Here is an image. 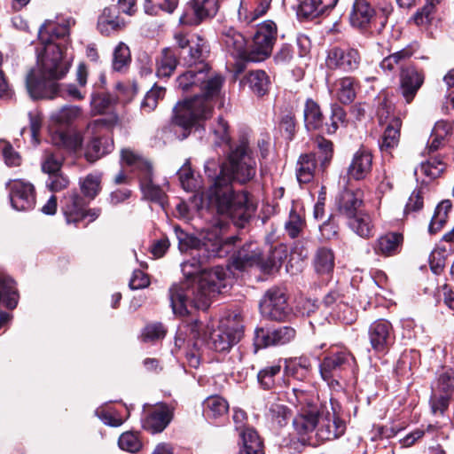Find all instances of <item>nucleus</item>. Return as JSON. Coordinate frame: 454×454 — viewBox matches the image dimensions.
<instances>
[{
    "instance_id": "4c0bfd02",
    "label": "nucleus",
    "mask_w": 454,
    "mask_h": 454,
    "mask_svg": "<svg viewBox=\"0 0 454 454\" xmlns=\"http://www.w3.org/2000/svg\"><path fill=\"white\" fill-rule=\"evenodd\" d=\"M317 169L316 156L313 153H306L300 156L297 162L296 176L301 184L309 183Z\"/></svg>"
},
{
    "instance_id": "c756f323",
    "label": "nucleus",
    "mask_w": 454,
    "mask_h": 454,
    "mask_svg": "<svg viewBox=\"0 0 454 454\" xmlns=\"http://www.w3.org/2000/svg\"><path fill=\"white\" fill-rule=\"evenodd\" d=\"M345 220L349 229L361 238L368 239L373 235L372 217L364 209L353 214Z\"/></svg>"
},
{
    "instance_id": "b1692460",
    "label": "nucleus",
    "mask_w": 454,
    "mask_h": 454,
    "mask_svg": "<svg viewBox=\"0 0 454 454\" xmlns=\"http://www.w3.org/2000/svg\"><path fill=\"white\" fill-rule=\"evenodd\" d=\"M221 40L231 54L247 61L248 50L246 49L247 41L242 34L233 27H224Z\"/></svg>"
},
{
    "instance_id": "69168bd1",
    "label": "nucleus",
    "mask_w": 454,
    "mask_h": 454,
    "mask_svg": "<svg viewBox=\"0 0 454 454\" xmlns=\"http://www.w3.org/2000/svg\"><path fill=\"white\" fill-rule=\"evenodd\" d=\"M166 329L161 323H153L147 325L142 333L144 341H155L161 340L166 335Z\"/></svg>"
},
{
    "instance_id": "37998d69",
    "label": "nucleus",
    "mask_w": 454,
    "mask_h": 454,
    "mask_svg": "<svg viewBox=\"0 0 454 454\" xmlns=\"http://www.w3.org/2000/svg\"><path fill=\"white\" fill-rule=\"evenodd\" d=\"M229 404L220 395L208 396L203 403V412L207 418H219L227 413Z\"/></svg>"
},
{
    "instance_id": "052dcab7",
    "label": "nucleus",
    "mask_w": 454,
    "mask_h": 454,
    "mask_svg": "<svg viewBox=\"0 0 454 454\" xmlns=\"http://www.w3.org/2000/svg\"><path fill=\"white\" fill-rule=\"evenodd\" d=\"M118 445L121 450L131 453L137 452L142 447L140 439L133 432L121 434L119 437Z\"/></svg>"
},
{
    "instance_id": "f257e3e1",
    "label": "nucleus",
    "mask_w": 454,
    "mask_h": 454,
    "mask_svg": "<svg viewBox=\"0 0 454 454\" xmlns=\"http://www.w3.org/2000/svg\"><path fill=\"white\" fill-rule=\"evenodd\" d=\"M175 232L179 249L193 251L192 259L181 264L186 280L169 288L170 305L174 314L184 317L192 309H207L211 299L225 286L226 270L223 267L203 269L202 265L207 259L226 255L236 238L231 237L223 241L217 227L203 231L200 238L189 235L179 227H175Z\"/></svg>"
},
{
    "instance_id": "a18cd8bd",
    "label": "nucleus",
    "mask_w": 454,
    "mask_h": 454,
    "mask_svg": "<svg viewBox=\"0 0 454 454\" xmlns=\"http://www.w3.org/2000/svg\"><path fill=\"white\" fill-rule=\"evenodd\" d=\"M82 115V109L76 106H65L51 115L52 122L60 126H67Z\"/></svg>"
},
{
    "instance_id": "4d7b16f0",
    "label": "nucleus",
    "mask_w": 454,
    "mask_h": 454,
    "mask_svg": "<svg viewBox=\"0 0 454 454\" xmlns=\"http://www.w3.org/2000/svg\"><path fill=\"white\" fill-rule=\"evenodd\" d=\"M318 149V160L320 167L324 170L333 158V143L323 137H318L316 140Z\"/></svg>"
},
{
    "instance_id": "09e8293b",
    "label": "nucleus",
    "mask_w": 454,
    "mask_h": 454,
    "mask_svg": "<svg viewBox=\"0 0 454 454\" xmlns=\"http://www.w3.org/2000/svg\"><path fill=\"white\" fill-rule=\"evenodd\" d=\"M79 184L84 197L92 200L101 191V176L97 174H89L84 178H80Z\"/></svg>"
},
{
    "instance_id": "39448f33",
    "label": "nucleus",
    "mask_w": 454,
    "mask_h": 454,
    "mask_svg": "<svg viewBox=\"0 0 454 454\" xmlns=\"http://www.w3.org/2000/svg\"><path fill=\"white\" fill-rule=\"evenodd\" d=\"M289 402L296 406L297 415L293 420L295 432L304 437L316 430L322 404L313 394L301 389L294 388Z\"/></svg>"
},
{
    "instance_id": "3c124183",
    "label": "nucleus",
    "mask_w": 454,
    "mask_h": 454,
    "mask_svg": "<svg viewBox=\"0 0 454 454\" xmlns=\"http://www.w3.org/2000/svg\"><path fill=\"white\" fill-rule=\"evenodd\" d=\"M131 61L130 51L127 44L121 42L114 50L113 68L114 71H124Z\"/></svg>"
},
{
    "instance_id": "412c9836",
    "label": "nucleus",
    "mask_w": 454,
    "mask_h": 454,
    "mask_svg": "<svg viewBox=\"0 0 454 454\" xmlns=\"http://www.w3.org/2000/svg\"><path fill=\"white\" fill-rule=\"evenodd\" d=\"M363 192L359 189H344L336 197L335 204L339 214L347 219L363 209Z\"/></svg>"
},
{
    "instance_id": "680f3d73",
    "label": "nucleus",
    "mask_w": 454,
    "mask_h": 454,
    "mask_svg": "<svg viewBox=\"0 0 454 454\" xmlns=\"http://www.w3.org/2000/svg\"><path fill=\"white\" fill-rule=\"evenodd\" d=\"M332 114H331V123H326V133L329 135L334 134L339 129L340 124H344L346 121V112L344 109L337 105H332Z\"/></svg>"
},
{
    "instance_id": "49530a36",
    "label": "nucleus",
    "mask_w": 454,
    "mask_h": 454,
    "mask_svg": "<svg viewBox=\"0 0 454 454\" xmlns=\"http://www.w3.org/2000/svg\"><path fill=\"white\" fill-rule=\"evenodd\" d=\"M51 141L58 147H64L72 151L81 148L82 143L78 134H70L62 130L55 131L51 135Z\"/></svg>"
},
{
    "instance_id": "bf43d9fd",
    "label": "nucleus",
    "mask_w": 454,
    "mask_h": 454,
    "mask_svg": "<svg viewBox=\"0 0 454 454\" xmlns=\"http://www.w3.org/2000/svg\"><path fill=\"white\" fill-rule=\"evenodd\" d=\"M63 158L54 153L45 152L42 161V169L49 176L60 172Z\"/></svg>"
},
{
    "instance_id": "79ce46f5",
    "label": "nucleus",
    "mask_w": 454,
    "mask_h": 454,
    "mask_svg": "<svg viewBox=\"0 0 454 454\" xmlns=\"http://www.w3.org/2000/svg\"><path fill=\"white\" fill-rule=\"evenodd\" d=\"M242 82L247 84L249 89L256 95L263 96L268 91L270 79L264 71L254 70L249 72Z\"/></svg>"
},
{
    "instance_id": "4468645a",
    "label": "nucleus",
    "mask_w": 454,
    "mask_h": 454,
    "mask_svg": "<svg viewBox=\"0 0 454 454\" xmlns=\"http://www.w3.org/2000/svg\"><path fill=\"white\" fill-rule=\"evenodd\" d=\"M217 10V0H191L179 18V24L187 27L198 26L206 19L214 17Z\"/></svg>"
},
{
    "instance_id": "72a5a7b5",
    "label": "nucleus",
    "mask_w": 454,
    "mask_h": 454,
    "mask_svg": "<svg viewBox=\"0 0 454 454\" xmlns=\"http://www.w3.org/2000/svg\"><path fill=\"white\" fill-rule=\"evenodd\" d=\"M239 437L241 440L239 454H264L262 441L254 429L242 430Z\"/></svg>"
},
{
    "instance_id": "7c9ffc66",
    "label": "nucleus",
    "mask_w": 454,
    "mask_h": 454,
    "mask_svg": "<svg viewBox=\"0 0 454 454\" xmlns=\"http://www.w3.org/2000/svg\"><path fill=\"white\" fill-rule=\"evenodd\" d=\"M69 35L68 24H56L46 20L38 30V37L44 46L48 43H55L54 39L64 38Z\"/></svg>"
},
{
    "instance_id": "2eb2a0df",
    "label": "nucleus",
    "mask_w": 454,
    "mask_h": 454,
    "mask_svg": "<svg viewBox=\"0 0 454 454\" xmlns=\"http://www.w3.org/2000/svg\"><path fill=\"white\" fill-rule=\"evenodd\" d=\"M368 337L372 349L379 353L387 352L395 340L393 325L386 319L372 322L368 328Z\"/></svg>"
},
{
    "instance_id": "393cba45",
    "label": "nucleus",
    "mask_w": 454,
    "mask_h": 454,
    "mask_svg": "<svg viewBox=\"0 0 454 454\" xmlns=\"http://www.w3.org/2000/svg\"><path fill=\"white\" fill-rule=\"evenodd\" d=\"M372 156L365 148L359 149L353 156L348 173L356 180L364 179L372 171Z\"/></svg>"
},
{
    "instance_id": "423d86ee",
    "label": "nucleus",
    "mask_w": 454,
    "mask_h": 454,
    "mask_svg": "<svg viewBox=\"0 0 454 454\" xmlns=\"http://www.w3.org/2000/svg\"><path fill=\"white\" fill-rule=\"evenodd\" d=\"M279 249H274L271 254L264 260L262 251L256 242L245 244L231 257L232 266L239 270L257 265L265 273H272L281 266L282 256Z\"/></svg>"
},
{
    "instance_id": "f704fd0d",
    "label": "nucleus",
    "mask_w": 454,
    "mask_h": 454,
    "mask_svg": "<svg viewBox=\"0 0 454 454\" xmlns=\"http://www.w3.org/2000/svg\"><path fill=\"white\" fill-rule=\"evenodd\" d=\"M18 297L14 280L0 271V304L14 309L18 304Z\"/></svg>"
},
{
    "instance_id": "ea45409f",
    "label": "nucleus",
    "mask_w": 454,
    "mask_h": 454,
    "mask_svg": "<svg viewBox=\"0 0 454 454\" xmlns=\"http://www.w3.org/2000/svg\"><path fill=\"white\" fill-rule=\"evenodd\" d=\"M257 380L258 383L263 389L270 390L275 388L280 384L282 380L281 365L279 364H276L264 367L258 372Z\"/></svg>"
},
{
    "instance_id": "6e6d98bb",
    "label": "nucleus",
    "mask_w": 454,
    "mask_h": 454,
    "mask_svg": "<svg viewBox=\"0 0 454 454\" xmlns=\"http://www.w3.org/2000/svg\"><path fill=\"white\" fill-rule=\"evenodd\" d=\"M166 90L164 87L153 86L145 96L141 107L144 111L150 113L154 110L158 105V101L163 98Z\"/></svg>"
},
{
    "instance_id": "dca6fc26",
    "label": "nucleus",
    "mask_w": 454,
    "mask_h": 454,
    "mask_svg": "<svg viewBox=\"0 0 454 454\" xmlns=\"http://www.w3.org/2000/svg\"><path fill=\"white\" fill-rule=\"evenodd\" d=\"M12 207L17 211L34 208L35 194L34 185L23 180H12L7 184Z\"/></svg>"
},
{
    "instance_id": "338daca9",
    "label": "nucleus",
    "mask_w": 454,
    "mask_h": 454,
    "mask_svg": "<svg viewBox=\"0 0 454 454\" xmlns=\"http://www.w3.org/2000/svg\"><path fill=\"white\" fill-rule=\"evenodd\" d=\"M435 10L430 5H426L418 10L412 16L413 22L419 27H427L434 19Z\"/></svg>"
},
{
    "instance_id": "de8ad7c7",
    "label": "nucleus",
    "mask_w": 454,
    "mask_h": 454,
    "mask_svg": "<svg viewBox=\"0 0 454 454\" xmlns=\"http://www.w3.org/2000/svg\"><path fill=\"white\" fill-rule=\"evenodd\" d=\"M413 54L410 47H406L389 56L384 58L380 62V68L386 72H392L395 67H403V64L408 60Z\"/></svg>"
},
{
    "instance_id": "6e6552de",
    "label": "nucleus",
    "mask_w": 454,
    "mask_h": 454,
    "mask_svg": "<svg viewBox=\"0 0 454 454\" xmlns=\"http://www.w3.org/2000/svg\"><path fill=\"white\" fill-rule=\"evenodd\" d=\"M277 25L272 20L260 24L247 54V61L261 62L268 59L277 40Z\"/></svg>"
},
{
    "instance_id": "0e129e2a",
    "label": "nucleus",
    "mask_w": 454,
    "mask_h": 454,
    "mask_svg": "<svg viewBox=\"0 0 454 454\" xmlns=\"http://www.w3.org/2000/svg\"><path fill=\"white\" fill-rule=\"evenodd\" d=\"M333 314L346 325H350L356 319V311L344 300L337 304Z\"/></svg>"
},
{
    "instance_id": "a211bd4d",
    "label": "nucleus",
    "mask_w": 454,
    "mask_h": 454,
    "mask_svg": "<svg viewBox=\"0 0 454 454\" xmlns=\"http://www.w3.org/2000/svg\"><path fill=\"white\" fill-rule=\"evenodd\" d=\"M346 425L342 419L334 413L326 411L324 407L320 411V416L316 427V436L320 441H332L339 438L345 432Z\"/></svg>"
},
{
    "instance_id": "bb28decb",
    "label": "nucleus",
    "mask_w": 454,
    "mask_h": 454,
    "mask_svg": "<svg viewBox=\"0 0 454 454\" xmlns=\"http://www.w3.org/2000/svg\"><path fill=\"white\" fill-rule=\"evenodd\" d=\"M452 132L451 125L445 121H437L430 134L427 140L425 151L427 154H432L439 150L445 147L448 140V137Z\"/></svg>"
},
{
    "instance_id": "4be33fe9",
    "label": "nucleus",
    "mask_w": 454,
    "mask_h": 454,
    "mask_svg": "<svg viewBox=\"0 0 454 454\" xmlns=\"http://www.w3.org/2000/svg\"><path fill=\"white\" fill-rule=\"evenodd\" d=\"M26 86L30 97L34 99H51L59 95V84L52 81L44 79L37 80L35 73L31 71L26 80Z\"/></svg>"
},
{
    "instance_id": "0eeeda50",
    "label": "nucleus",
    "mask_w": 454,
    "mask_h": 454,
    "mask_svg": "<svg viewBox=\"0 0 454 454\" xmlns=\"http://www.w3.org/2000/svg\"><path fill=\"white\" fill-rule=\"evenodd\" d=\"M121 160L133 170L137 171L141 190L147 199L154 201H161L164 197L162 189L153 183V168L149 161L135 154L129 149L121 151Z\"/></svg>"
},
{
    "instance_id": "a878e982",
    "label": "nucleus",
    "mask_w": 454,
    "mask_h": 454,
    "mask_svg": "<svg viewBox=\"0 0 454 454\" xmlns=\"http://www.w3.org/2000/svg\"><path fill=\"white\" fill-rule=\"evenodd\" d=\"M375 10L367 0H355L349 14L352 27L364 29L375 16Z\"/></svg>"
},
{
    "instance_id": "c03bdc74",
    "label": "nucleus",
    "mask_w": 454,
    "mask_h": 454,
    "mask_svg": "<svg viewBox=\"0 0 454 454\" xmlns=\"http://www.w3.org/2000/svg\"><path fill=\"white\" fill-rule=\"evenodd\" d=\"M447 163L441 155L431 156L420 165V172L430 180L439 177L446 169Z\"/></svg>"
},
{
    "instance_id": "20e7f679",
    "label": "nucleus",
    "mask_w": 454,
    "mask_h": 454,
    "mask_svg": "<svg viewBox=\"0 0 454 454\" xmlns=\"http://www.w3.org/2000/svg\"><path fill=\"white\" fill-rule=\"evenodd\" d=\"M192 337L197 341L206 342L208 348L216 352L229 351L243 336L244 325L240 315L233 314L220 321L215 329L204 331L200 321L194 320L188 325Z\"/></svg>"
},
{
    "instance_id": "2f4dec72",
    "label": "nucleus",
    "mask_w": 454,
    "mask_h": 454,
    "mask_svg": "<svg viewBox=\"0 0 454 454\" xmlns=\"http://www.w3.org/2000/svg\"><path fill=\"white\" fill-rule=\"evenodd\" d=\"M178 59L171 48H164L156 59V75L160 78H168L176 68Z\"/></svg>"
},
{
    "instance_id": "13d9d810",
    "label": "nucleus",
    "mask_w": 454,
    "mask_h": 454,
    "mask_svg": "<svg viewBox=\"0 0 454 454\" xmlns=\"http://www.w3.org/2000/svg\"><path fill=\"white\" fill-rule=\"evenodd\" d=\"M305 226L303 217L295 210L292 209L289 214V218L285 224V229L287 234L294 239L300 235Z\"/></svg>"
},
{
    "instance_id": "1a4fd4ad",
    "label": "nucleus",
    "mask_w": 454,
    "mask_h": 454,
    "mask_svg": "<svg viewBox=\"0 0 454 454\" xmlns=\"http://www.w3.org/2000/svg\"><path fill=\"white\" fill-rule=\"evenodd\" d=\"M41 76L44 79L56 80L65 76L69 69V62L63 57V50L59 44L48 43L44 51L38 57Z\"/></svg>"
},
{
    "instance_id": "c85d7f7f",
    "label": "nucleus",
    "mask_w": 454,
    "mask_h": 454,
    "mask_svg": "<svg viewBox=\"0 0 454 454\" xmlns=\"http://www.w3.org/2000/svg\"><path fill=\"white\" fill-rule=\"evenodd\" d=\"M338 0H304L297 9L299 19H314L325 11L333 8Z\"/></svg>"
},
{
    "instance_id": "8fccbe9b",
    "label": "nucleus",
    "mask_w": 454,
    "mask_h": 454,
    "mask_svg": "<svg viewBox=\"0 0 454 454\" xmlns=\"http://www.w3.org/2000/svg\"><path fill=\"white\" fill-rule=\"evenodd\" d=\"M267 418L276 428L285 427L290 419V411L281 403H272L267 412Z\"/></svg>"
},
{
    "instance_id": "c9c22d12",
    "label": "nucleus",
    "mask_w": 454,
    "mask_h": 454,
    "mask_svg": "<svg viewBox=\"0 0 454 454\" xmlns=\"http://www.w3.org/2000/svg\"><path fill=\"white\" fill-rule=\"evenodd\" d=\"M303 117L308 130H317L323 128L324 115L319 105L311 98H308L305 102Z\"/></svg>"
},
{
    "instance_id": "a19ab883",
    "label": "nucleus",
    "mask_w": 454,
    "mask_h": 454,
    "mask_svg": "<svg viewBox=\"0 0 454 454\" xmlns=\"http://www.w3.org/2000/svg\"><path fill=\"white\" fill-rule=\"evenodd\" d=\"M334 86L336 97L340 103L350 104L355 99L356 82L354 77H341L335 82Z\"/></svg>"
},
{
    "instance_id": "58836bf2",
    "label": "nucleus",
    "mask_w": 454,
    "mask_h": 454,
    "mask_svg": "<svg viewBox=\"0 0 454 454\" xmlns=\"http://www.w3.org/2000/svg\"><path fill=\"white\" fill-rule=\"evenodd\" d=\"M113 141L107 137H93L87 145L85 157L90 162H94L103 155L112 151Z\"/></svg>"
},
{
    "instance_id": "864d4df0",
    "label": "nucleus",
    "mask_w": 454,
    "mask_h": 454,
    "mask_svg": "<svg viewBox=\"0 0 454 454\" xmlns=\"http://www.w3.org/2000/svg\"><path fill=\"white\" fill-rule=\"evenodd\" d=\"M450 208L451 205L449 200H444L438 204L428 227L430 233L437 232L445 224Z\"/></svg>"
},
{
    "instance_id": "ddd939ff",
    "label": "nucleus",
    "mask_w": 454,
    "mask_h": 454,
    "mask_svg": "<svg viewBox=\"0 0 454 454\" xmlns=\"http://www.w3.org/2000/svg\"><path fill=\"white\" fill-rule=\"evenodd\" d=\"M84 199L76 192L67 193L62 200V211L67 223L77 224L89 217V222L95 221L101 214L98 207L86 209Z\"/></svg>"
},
{
    "instance_id": "cd10ccee",
    "label": "nucleus",
    "mask_w": 454,
    "mask_h": 454,
    "mask_svg": "<svg viewBox=\"0 0 454 454\" xmlns=\"http://www.w3.org/2000/svg\"><path fill=\"white\" fill-rule=\"evenodd\" d=\"M403 236L399 232H387L380 236L373 246L377 254L393 256L401 251Z\"/></svg>"
},
{
    "instance_id": "7ed1b4c3",
    "label": "nucleus",
    "mask_w": 454,
    "mask_h": 454,
    "mask_svg": "<svg viewBox=\"0 0 454 454\" xmlns=\"http://www.w3.org/2000/svg\"><path fill=\"white\" fill-rule=\"evenodd\" d=\"M216 164L207 161L205 171L208 177L214 178L207 192L209 207L217 214L229 217L232 222L243 227L249 221L256 209V205L246 192H234L231 183L236 181L246 184L256 174V161L246 142H241L232 150L228 161L221 166L219 176L214 177Z\"/></svg>"
},
{
    "instance_id": "5fc2aeb1",
    "label": "nucleus",
    "mask_w": 454,
    "mask_h": 454,
    "mask_svg": "<svg viewBox=\"0 0 454 454\" xmlns=\"http://www.w3.org/2000/svg\"><path fill=\"white\" fill-rule=\"evenodd\" d=\"M432 391L442 394H451L453 395L454 371L450 368H443L442 372H439L437 381L435 386L433 387Z\"/></svg>"
},
{
    "instance_id": "e2e57ef3",
    "label": "nucleus",
    "mask_w": 454,
    "mask_h": 454,
    "mask_svg": "<svg viewBox=\"0 0 454 454\" xmlns=\"http://www.w3.org/2000/svg\"><path fill=\"white\" fill-rule=\"evenodd\" d=\"M180 184L184 190L192 192L196 189L197 182L188 162L184 163L177 172Z\"/></svg>"
},
{
    "instance_id": "9b49d317",
    "label": "nucleus",
    "mask_w": 454,
    "mask_h": 454,
    "mask_svg": "<svg viewBox=\"0 0 454 454\" xmlns=\"http://www.w3.org/2000/svg\"><path fill=\"white\" fill-rule=\"evenodd\" d=\"M361 59V54L356 48L349 45L334 46L327 51L325 66L331 70L352 73L359 68Z\"/></svg>"
},
{
    "instance_id": "9d476101",
    "label": "nucleus",
    "mask_w": 454,
    "mask_h": 454,
    "mask_svg": "<svg viewBox=\"0 0 454 454\" xmlns=\"http://www.w3.org/2000/svg\"><path fill=\"white\" fill-rule=\"evenodd\" d=\"M355 362V357L346 350L333 352L324 357L319 365L321 377L334 390L341 388L338 380L340 372Z\"/></svg>"
},
{
    "instance_id": "e433bc0d",
    "label": "nucleus",
    "mask_w": 454,
    "mask_h": 454,
    "mask_svg": "<svg viewBox=\"0 0 454 454\" xmlns=\"http://www.w3.org/2000/svg\"><path fill=\"white\" fill-rule=\"evenodd\" d=\"M334 254L332 249L319 247L314 255L313 264L315 270L319 275L329 276L334 269Z\"/></svg>"
},
{
    "instance_id": "aec40b11",
    "label": "nucleus",
    "mask_w": 454,
    "mask_h": 454,
    "mask_svg": "<svg viewBox=\"0 0 454 454\" xmlns=\"http://www.w3.org/2000/svg\"><path fill=\"white\" fill-rule=\"evenodd\" d=\"M425 75L414 67H402L400 74V91L405 102L410 104L424 83Z\"/></svg>"
},
{
    "instance_id": "6ab92c4d",
    "label": "nucleus",
    "mask_w": 454,
    "mask_h": 454,
    "mask_svg": "<svg viewBox=\"0 0 454 454\" xmlns=\"http://www.w3.org/2000/svg\"><path fill=\"white\" fill-rule=\"evenodd\" d=\"M296 331L291 326L265 330L258 328L254 332V345L261 348L271 345H285L295 338Z\"/></svg>"
},
{
    "instance_id": "f3484780",
    "label": "nucleus",
    "mask_w": 454,
    "mask_h": 454,
    "mask_svg": "<svg viewBox=\"0 0 454 454\" xmlns=\"http://www.w3.org/2000/svg\"><path fill=\"white\" fill-rule=\"evenodd\" d=\"M175 407L164 403H157L142 421L143 428L152 434L162 432L171 422Z\"/></svg>"
},
{
    "instance_id": "f03ea898",
    "label": "nucleus",
    "mask_w": 454,
    "mask_h": 454,
    "mask_svg": "<svg viewBox=\"0 0 454 454\" xmlns=\"http://www.w3.org/2000/svg\"><path fill=\"white\" fill-rule=\"evenodd\" d=\"M208 54L207 42L200 35L195 36L185 52L179 53L188 70L177 77V85L184 92L194 93L174 107L173 121L184 129L211 117L212 98L219 94L223 82L222 76L209 73L206 62Z\"/></svg>"
},
{
    "instance_id": "473e14b6",
    "label": "nucleus",
    "mask_w": 454,
    "mask_h": 454,
    "mask_svg": "<svg viewBox=\"0 0 454 454\" xmlns=\"http://www.w3.org/2000/svg\"><path fill=\"white\" fill-rule=\"evenodd\" d=\"M402 121L399 117H393L387 123L380 142V148L382 152L388 153L398 145Z\"/></svg>"
},
{
    "instance_id": "774afa93",
    "label": "nucleus",
    "mask_w": 454,
    "mask_h": 454,
    "mask_svg": "<svg viewBox=\"0 0 454 454\" xmlns=\"http://www.w3.org/2000/svg\"><path fill=\"white\" fill-rule=\"evenodd\" d=\"M68 184L69 179L60 172L49 176L46 181L47 188L53 192L66 189Z\"/></svg>"
},
{
    "instance_id": "f8f14e48",
    "label": "nucleus",
    "mask_w": 454,
    "mask_h": 454,
    "mask_svg": "<svg viewBox=\"0 0 454 454\" xmlns=\"http://www.w3.org/2000/svg\"><path fill=\"white\" fill-rule=\"evenodd\" d=\"M260 311L263 317L270 320L284 321L288 318L291 308L286 293L277 287L269 289L260 302Z\"/></svg>"
},
{
    "instance_id": "5701e85b",
    "label": "nucleus",
    "mask_w": 454,
    "mask_h": 454,
    "mask_svg": "<svg viewBox=\"0 0 454 454\" xmlns=\"http://www.w3.org/2000/svg\"><path fill=\"white\" fill-rule=\"evenodd\" d=\"M125 27L126 22L120 17L117 7L105 8L98 20V29L104 35L119 32Z\"/></svg>"
},
{
    "instance_id": "603ef678",
    "label": "nucleus",
    "mask_w": 454,
    "mask_h": 454,
    "mask_svg": "<svg viewBox=\"0 0 454 454\" xmlns=\"http://www.w3.org/2000/svg\"><path fill=\"white\" fill-rule=\"evenodd\" d=\"M452 397L451 394H442L432 391L429 399L431 413L434 416L443 417L449 409Z\"/></svg>"
}]
</instances>
